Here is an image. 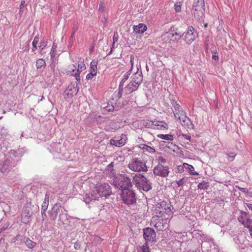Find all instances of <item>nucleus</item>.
Listing matches in <instances>:
<instances>
[{
  "mask_svg": "<svg viewBox=\"0 0 252 252\" xmlns=\"http://www.w3.org/2000/svg\"><path fill=\"white\" fill-rule=\"evenodd\" d=\"M38 42V38L35 36L32 42V52H34L35 50L37 49V44Z\"/></svg>",
  "mask_w": 252,
  "mask_h": 252,
  "instance_id": "obj_42",
  "label": "nucleus"
},
{
  "mask_svg": "<svg viewBox=\"0 0 252 252\" xmlns=\"http://www.w3.org/2000/svg\"><path fill=\"white\" fill-rule=\"evenodd\" d=\"M191 252H200V250L199 249H197L194 251H192Z\"/></svg>",
  "mask_w": 252,
  "mask_h": 252,
  "instance_id": "obj_63",
  "label": "nucleus"
},
{
  "mask_svg": "<svg viewBox=\"0 0 252 252\" xmlns=\"http://www.w3.org/2000/svg\"><path fill=\"white\" fill-rule=\"evenodd\" d=\"M80 73H79V72H77L76 71V72L74 73V74H73L75 79L76 80V81H77L78 83H80Z\"/></svg>",
  "mask_w": 252,
  "mask_h": 252,
  "instance_id": "obj_48",
  "label": "nucleus"
},
{
  "mask_svg": "<svg viewBox=\"0 0 252 252\" xmlns=\"http://www.w3.org/2000/svg\"><path fill=\"white\" fill-rule=\"evenodd\" d=\"M155 126L156 127V129L159 130L168 128L167 124L163 121H155Z\"/></svg>",
  "mask_w": 252,
  "mask_h": 252,
  "instance_id": "obj_21",
  "label": "nucleus"
},
{
  "mask_svg": "<svg viewBox=\"0 0 252 252\" xmlns=\"http://www.w3.org/2000/svg\"><path fill=\"white\" fill-rule=\"evenodd\" d=\"M25 243L26 244L27 246L30 249L33 248L36 245V243L35 242L32 241L28 238L26 239Z\"/></svg>",
  "mask_w": 252,
  "mask_h": 252,
  "instance_id": "obj_35",
  "label": "nucleus"
},
{
  "mask_svg": "<svg viewBox=\"0 0 252 252\" xmlns=\"http://www.w3.org/2000/svg\"><path fill=\"white\" fill-rule=\"evenodd\" d=\"M57 48V44L55 43H53L51 50L53 51H56V49Z\"/></svg>",
  "mask_w": 252,
  "mask_h": 252,
  "instance_id": "obj_52",
  "label": "nucleus"
},
{
  "mask_svg": "<svg viewBox=\"0 0 252 252\" xmlns=\"http://www.w3.org/2000/svg\"><path fill=\"white\" fill-rule=\"evenodd\" d=\"M183 33L181 32H166L162 36V39L167 42L168 40L169 42L171 43L176 42L183 36Z\"/></svg>",
  "mask_w": 252,
  "mask_h": 252,
  "instance_id": "obj_11",
  "label": "nucleus"
},
{
  "mask_svg": "<svg viewBox=\"0 0 252 252\" xmlns=\"http://www.w3.org/2000/svg\"><path fill=\"white\" fill-rule=\"evenodd\" d=\"M112 193L110 186L107 183H100L96 185L95 189L91 192L92 198L97 200L100 197H107Z\"/></svg>",
  "mask_w": 252,
  "mask_h": 252,
  "instance_id": "obj_4",
  "label": "nucleus"
},
{
  "mask_svg": "<svg viewBox=\"0 0 252 252\" xmlns=\"http://www.w3.org/2000/svg\"><path fill=\"white\" fill-rule=\"evenodd\" d=\"M79 63L78 64V68L76 71L77 72L81 73L86 68V65L84 63V59L82 58H79L78 61Z\"/></svg>",
  "mask_w": 252,
  "mask_h": 252,
  "instance_id": "obj_22",
  "label": "nucleus"
},
{
  "mask_svg": "<svg viewBox=\"0 0 252 252\" xmlns=\"http://www.w3.org/2000/svg\"><path fill=\"white\" fill-rule=\"evenodd\" d=\"M83 199L87 204L89 203L92 200H94V199L92 198L91 192L90 194H86L83 197ZM94 200H95L94 199Z\"/></svg>",
  "mask_w": 252,
  "mask_h": 252,
  "instance_id": "obj_39",
  "label": "nucleus"
},
{
  "mask_svg": "<svg viewBox=\"0 0 252 252\" xmlns=\"http://www.w3.org/2000/svg\"><path fill=\"white\" fill-rule=\"evenodd\" d=\"M158 137L161 139L168 141H172L173 136L172 134H159L157 135Z\"/></svg>",
  "mask_w": 252,
  "mask_h": 252,
  "instance_id": "obj_30",
  "label": "nucleus"
},
{
  "mask_svg": "<svg viewBox=\"0 0 252 252\" xmlns=\"http://www.w3.org/2000/svg\"><path fill=\"white\" fill-rule=\"evenodd\" d=\"M130 61H134V57L133 55H130Z\"/></svg>",
  "mask_w": 252,
  "mask_h": 252,
  "instance_id": "obj_61",
  "label": "nucleus"
},
{
  "mask_svg": "<svg viewBox=\"0 0 252 252\" xmlns=\"http://www.w3.org/2000/svg\"><path fill=\"white\" fill-rule=\"evenodd\" d=\"M156 233L154 229L151 228H146L143 230V236L146 241L145 244H148L149 242H152L156 238Z\"/></svg>",
  "mask_w": 252,
  "mask_h": 252,
  "instance_id": "obj_13",
  "label": "nucleus"
},
{
  "mask_svg": "<svg viewBox=\"0 0 252 252\" xmlns=\"http://www.w3.org/2000/svg\"><path fill=\"white\" fill-rule=\"evenodd\" d=\"M123 201L127 205H131L136 203L135 193L129 189H123L121 193Z\"/></svg>",
  "mask_w": 252,
  "mask_h": 252,
  "instance_id": "obj_9",
  "label": "nucleus"
},
{
  "mask_svg": "<svg viewBox=\"0 0 252 252\" xmlns=\"http://www.w3.org/2000/svg\"><path fill=\"white\" fill-rule=\"evenodd\" d=\"M8 130L6 128L4 127L0 128V138H5L8 135Z\"/></svg>",
  "mask_w": 252,
  "mask_h": 252,
  "instance_id": "obj_32",
  "label": "nucleus"
},
{
  "mask_svg": "<svg viewBox=\"0 0 252 252\" xmlns=\"http://www.w3.org/2000/svg\"><path fill=\"white\" fill-rule=\"evenodd\" d=\"M243 224L245 227L248 228L250 232L252 230V220L250 219H247L246 221H243Z\"/></svg>",
  "mask_w": 252,
  "mask_h": 252,
  "instance_id": "obj_34",
  "label": "nucleus"
},
{
  "mask_svg": "<svg viewBox=\"0 0 252 252\" xmlns=\"http://www.w3.org/2000/svg\"><path fill=\"white\" fill-rule=\"evenodd\" d=\"M61 210H62L61 206L59 204H55L50 213L51 219L55 220L58 214H60L62 213Z\"/></svg>",
  "mask_w": 252,
  "mask_h": 252,
  "instance_id": "obj_17",
  "label": "nucleus"
},
{
  "mask_svg": "<svg viewBox=\"0 0 252 252\" xmlns=\"http://www.w3.org/2000/svg\"><path fill=\"white\" fill-rule=\"evenodd\" d=\"M209 184L208 182L203 181L199 183L198 185V188L200 189H205L209 187Z\"/></svg>",
  "mask_w": 252,
  "mask_h": 252,
  "instance_id": "obj_38",
  "label": "nucleus"
},
{
  "mask_svg": "<svg viewBox=\"0 0 252 252\" xmlns=\"http://www.w3.org/2000/svg\"><path fill=\"white\" fill-rule=\"evenodd\" d=\"M156 161H157L158 164L160 165H163V164L166 162L165 158L161 156L158 157L156 159Z\"/></svg>",
  "mask_w": 252,
  "mask_h": 252,
  "instance_id": "obj_41",
  "label": "nucleus"
},
{
  "mask_svg": "<svg viewBox=\"0 0 252 252\" xmlns=\"http://www.w3.org/2000/svg\"><path fill=\"white\" fill-rule=\"evenodd\" d=\"M137 252H150L148 244H145L142 247H139L137 250Z\"/></svg>",
  "mask_w": 252,
  "mask_h": 252,
  "instance_id": "obj_40",
  "label": "nucleus"
},
{
  "mask_svg": "<svg viewBox=\"0 0 252 252\" xmlns=\"http://www.w3.org/2000/svg\"><path fill=\"white\" fill-rule=\"evenodd\" d=\"M136 67L137 69V71H136V72H138L139 71H140L142 74L140 64H137Z\"/></svg>",
  "mask_w": 252,
  "mask_h": 252,
  "instance_id": "obj_54",
  "label": "nucleus"
},
{
  "mask_svg": "<svg viewBox=\"0 0 252 252\" xmlns=\"http://www.w3.org/2000/svg\"><path fill=\"white\" fill-rule=\"evenodd\" d=\"M131 72L132 71L129 70L127 71L126 73L124 74L123 79L120 82L118 88V92L117 93V97L118 98H120L122 97L124 89V83L128 79L131 73Z\"/></svg>",
  "mask_w": 252,
  "mask_h": 252,
  "instance_id": "obj_14",
  "label": "nucleus"
},
{
  "mask_svg": "<svg viewBox=\"0 0 252 252\" xmlns=\"http://www.w3.org/2000/svg\"><path fill=\"white\" fill-rule=\"evenodd\" d=\"M41 214L43 219L47 217L46 211H43V210H41Z\"/></svg>",
  "mask_w": 252,
  "mask_h": 252,
  "instance_id": "obj_53",
  "label": "nucleus"
},
{
  "mask_svg": "<svg viewBox=\"0 0 252 252\" xmlns=\"http://www.w3.org/2000/svg\"><path fill=\"white\" fill-rule=\"evenodd\" d=\"M113 185L122 191L125 189H129L132 186L130 178L126 175H120L118 177L114 178Z\"/></svg>",
  "mask_w": 252,
  "mask_h": 252,
  "instance_id": "obj_6",
  "label": "nucleus"
},
{
  "mask_svg": "<svg viewBox=\"0 0 252 252\" xmlns=\"http://www.w3.org/2000/svg\"><path fill=\"white\" fill-rule=\"evenodd\" d=\"M169 172V167L167 165L158 164L153 169V173L155 176L162 178L167 177Z\"/></svg>",
  "mask_w": 252,
  "mask_h": 252,
  "instance_id": "obj_10",
  "label": "nucleus"
},
{
  "mask_svg": "<svg viewBox=\"0 0 252 252\" xmlns=\"http://www.w3.org/2000/svg\"><path fill=\"white\" fill-rule=\"evenodd\" d=\"M205 12L204 0H194L192 5V13L198 20L202 19Z\"/></svg>",
  "mask_w": 252,
  "mask_h": 252,
  "instance_id": "obj_7",
  "label": "nucleus"
},
{
  "mask_svg": "<svg viewBox=\"0 0 252 252\" xmlns=\"http://www.w3.org/2000/svg\"><path fill=\"white\" fill-rule=\"evenodd\" d=\"M97 60H93L90 63V71L97 74Z\"/></svg>",
  "mask_w": 252,
  "mask_h": 252,
  "instance_id": "obj_25",
  "label": "nucleus"
},
{
  "mask_svg": "<svg viewBox=\"0 0 252 252\" xmlns=\"http://www.w3.org/2000/svg\"><path fill=\"white\" fill-rule=\"evenodd\" d=\"M212 59L215 61L218 60L219 57L218 55H212Z\"/></svg>",
  "mask_w": 252,
  "mask_h": 252,
  "instance_id": "obj_57",
  "label": "nucleus"
},
{
  "mask_svg": "<svg viewBox=\"0 0 252 252\" xmlns=\"http://www.w3.org/2000/svg\"><path fill=\"white\" fill-rule=\"evenodd\" d=\"M72 67H70V69L72 70V71L74 73L76 72V71L77 70V69H76V66L74 64H72Z\"/></svg>",
  "mask_w": 252,
  "mask_h": 252,
  "instance_id": "obj_56",
  "label": "nucleus"
},
{
  "mask_svg": "<svg viewBox=\"0 0 252 252\" xmlns=\"http://www.w3.org/2000/svg\"><path fill=\"white\" fill-rule=\"evenodd\" d=\"M31 217L29 211L27 209H24L21 214V220L24 223H28L29 222V219Z\"/></svg>",
  "mask_w": 252,
  "mask_h": 252,
  "instance_id": "obj_20",
  "label": "nucleus"
},
{
  "mask_svg": "<svg viewBox=\"0 0 252 252\" xmlns=\"http://www.w3.org/2000/svg\"><path fill=\"white\" fill-rule=\"evenodd\" d=\"M46 65L45 61L43 59H39L36 62V66L37 69H40Z\"/></svg>",
  "mask_w": 252,
  "mask_h": 252,
  "instance_id": "obj_31",
  "label": "nucleus"
},
{
  "mask_svg": "<svg viewBox=\"0 0 252 252\" xmlns=\"http://www.w3.org/2000/svg\"><path fill=\"white\" fill-rule=\"evenodd\" d=\"M234 241L236 244L237 245V247L241 250H244L245 249L246 247V242H247L246 240V238L242 234H240L238 235L234 238Z\"/></svg>",
  "mask_w": 252,
  "mask_h": 252,
  "instance_id": "obj_16",
  "label": "nucleus"
},
{
  "mask_svg": "<svg viewBox=\"0 0 252 252\" xmlns=\"http://www.w3.org/2000/svg\"><path fill=\"white\" fill-rule=\"evenodd\" d=\"M106 172V174L109 175L111 177H114V178H116V175L113 168V164L112 163H111L107 166Z\"/></svg>",
  "mask_w": 252,
  "mask_h": 252,
  "instance_id": "obj_23",
  "label": "nucleus"
},
{
  "mask_svg": "<svg viewBox=\"0 0 252 252\" xmlns=\"http://www.w3.org/2000/svg\"><path fill=\"white\" fill-rule=\"evenodd\" d=\"M216 52H217V51H216V50H215L212 51V54H213V55H216Z\"/></svg>",
  "mask_w": 252,
  "mask_h": 252,
  "instance_id": "obj_64",
  "label": "nucleus"
},
{
  "mask_svg": "<svg viewBox=\"0 0 252 252\" xmlns=\"http://www.w3.org/2000/svg\"><path fill=\"white\" fill-rule=\"evenodd\" d=\"M130 64H131V68L129 69V70L132 71L133 68V65H134V61H130Z\"/></svg>",
  "mask_w": 252,
  "mask_h": 252,
  "instance_id": "obj_58",
  "label": "nucleus"
},
{
  "mask_svg": "<svg viewBox=\"0 0 252 252\" xmlns=\"http://www.w3.org/2000/svg\"><path fill=\"white\" fill-rule=\"evenodd\" d=\"M22 156L20 149L11 150L7 155H0V171L3 173H8L15 166Z\"/></svg>",
  "mask_w": 252,
  "mask_h": 252,
  "instance_id": "obj_2",
  "label": "nucleus"
},
{
  "mask_svg": "<svg viewBox=\"0 0 252 252\" xmlns=\"http://www.w3.org/2000/svg\"><path fill=\"white\" fill-rule=\"evenodd\" d=\"M96 74L94 73L93 72H91L90 71L89 73H88L86 75V79L87 80H90L92 79L94 76H96Z\"/></svg>",
  "mask_w": 252,
  "mask_h": 252,
  "instance_id": "obj_47",
  "label": "nucleus"
},
{
  "mask_svg": "<svg viewBox=\"0 0 252 252\" xmlns=\"http://www.w3.org/2000/svg\"><path fill=\"white\" fill-rule=\"evenodd\" d=\"M25 0H22L21 2V4L20 5V11H19V14L20 15V16H21L23 11H24V8L25 7Z\"/></svg>",
  "mask_w": 252,
  "mask_h": 252,
  "instance_id": "obj_44",
  "label": "nucleus"
},
{
  "mask_svg": "<svg viewBox=\"0 0 252 252\" xmlns=\"http://www.w3.org/2000/svg\"><path fill=\"white\" fill-rule=\"evenodd\" d=\"M181 115L179 117H178L177 119H178L181 125L184 127L189 128L192 127V123L191 122L189 119L187 117L184 113H182V112Z\"/></svg>",
  "mask_w": 252,
  "mask_h": 252,
  "instance_id": "obj_15",
  "label": "nucleus"
},
{
  "mask_svg": "<svg viewBox=\"0 0 252 252\" xmlns=\"http://www.w3.org/2000/svg\"><path fill=\"white\" fill-rule=\"evenodd\" d=\"M155 122V121H146L143 122V125L148 128L156 129Z\"/></svg>",
  "mask_w": 252,
  "mask_h": 252,
  "instance_id": "obj_29",
  "label": "nucleus"
},
{
  "mask_svg": "<svg viewBox=\"0 0 252 252\" xmlns=\"http://www.w3.org/2000/svg\"><path fill=\"white\" fill-rule=\"evenodd\" d=\"M239 189L240 190H241L242 192H244V193H246L247 192V189H246V188H239Z\"/></svg>",
  "mask_w": 252,
  "mask_h": 252,
  "instance_id": "obj_59",
  "label": "nucleus"
},
{
  "mask_svg": "<svg viewBox=\"0 0 252 252\" xmlns=\"http://www.w3.org/2000/svg\"><path fill=\"white\" fill-rule=\"evenodd\" d=\"M128 168L135 172H146L147 167L145 162L141 158L132 159L128 165Z\"/></svg>",
  "mask_w": 252,
  "mask_h": 252,
  "instance_id": "obj_8",
  "label": "nucleus"
},
{
  "mask_svg": "<svg viewBox=\"0 0 252 252\" xmlns=\"http://www.w3.org/2000/svg\"><path fill=\"white\" fill-rule=\"evenodd\" d=\"M184 166L185 169H187L189 172L190 175H198V173L194 171V167L190 164L185 163H184Z\"/></svg>",
  "mask_w": 252,
  "mask_h": 252,
  "instance_id": "obj_24",
  "label": "nucleus"
},
{
  "mask_svg": "<svg viewBox=\"0 0 252 252\" xmlns=\"http://www.w3.org/2000/svg\"><path fill=\"white\" fill-rule=\"evenodd\" d=\"M185 33L184 39L188 44H191L197 37L198 34L196 30L192 26L189 27Z\"/></svg>",
  "mask_w": 252,
  "mask_h": 252,
  "instance_id": "obj_12",
  "label": "nucleus"
},
{
  "mask_svg": "<svg viewBox=\"0 0 252 252\" xmlns=\"http://www.w3.org/2000/svg\"><path fill=\"white\" fill-rule=\"evenodd\" d=\"M127 140L126 136L125 134H122L121 135V139L117 140L114 139H111L110 143L115 146L120 147L124 145L126 143Z\"/></svg>",
  "mask_w": 252,
  "mask_h": 252,
  "instance_id": "obj_18",
  "label": "nucleus"
},
{
  "mask_svg": "<svg viewBox=\"0 0 252 252\" xmlns=\"http://www.w3.org/2000/svg\"><path fill=\"white\" fill-rule=\"evenodd\" d=\"M182 136L183 137L187 139V140H189L190 141V140H191V136L190 135H187V134H182Z\"/></svg>",
  "mask_w": 252,
  "mask_h": 252,
  "instance_id": "obj_51",
  "label": "nucleus"
},
{
  "mask_svg": "<svg viewBox=\"0 0 252 252\" xmlns=\"http://www.w3.org/2000/svg\"><path fill=\"white\" fill-rule=\"evenodd\" d=\"M99 11L101 12H104L105 11V7L103 5L102 3H100L99 6Z\"/></svg>",
  "mask_w": 252,
  "mask_h": 252,
  "instance_id": "obj_49",
  "label": "nucleus"
},
{
  "mask_svg": "<svg viewBox=\"0 0 252 252\" xmlns=\"http://www.w3.org/2000/svg\"><path fill=\"white\" fill-rule=\"evenodd\" d=\"M133 182L140 190L148 191L152 189L151 182L141 174H135L133 177Z\"/></svg>",
  "mask_w": 252,
  "mask_h": 252,
  "instance_id": "obj_5",
  "label": "nucleus"
},
{
  "mask_svg": "<svg viewBox=\"0 0 252 252\" xmlns=\"http://www.w3.org/2000/svg\"><path fill=\"white\" fill-rule=\"evenodd\" d=\"M247 206L249 208L250 210H252V204L250 203H246Z\"/></svg>",
  "mask_w": 252,
  "mask_h": 252,
  "instance_id": "obj_60",
  "label": "nucleus"
},
{
  "mask_svg": "<svg viewBox=\"0 0 252 252\" xmlns=\"http://www.w3.org/2000/svg\"><path fill=\"white\" fill-rule=\"evenodd\" d=\"M175 111H174V115L175 118H177L181 115V112L184 113L181 107L178 104L174 106Z\"/></svg>",
  "mask_w": 252,
  "mask_h": 252,
  "instance_id": "obj_27",
  "label": "nucleus"
},
{
  "mask_svg": "<svg viewBox=\"0 0 252 252\" xmlns=\"http://www.w3.org/2000/svg\"><path fill=\"white\" fill-rule=\"evenodd\" d=\"M175 11L177 12H179L181 10V7L180 5H178L177 4H175Z\"/></svg>",
  "mask_w": 252,
  "mask_h": 252,
  "instance_id": "obj_50",
  "label": "nucleus"
},
{
  "mask_svg": "<svg viewBox=\"0 0 252 252\" xmlns=\"http://www.w3.org/2000/svg\"><path fill=\"white\" fill-rule=\"evenodd\" d=\"M8 226V224H6L5 226H3V227L1 228L2 230H5L6 228H7Z\"/></svg>",
  "mask_w": 252,
  "mask_h": 252,
  "instance_id": "obj_62",
  "label": "nucleus"
},
{
  "mask_svg": "<svg viewBox=\"0 0 252 252\" xmlns=\"http://www.w3.org/2000/svg\"><path fill=\"white\" fill-rule=\"evenodd\" d=\"M143 80V75L139 71L134 73L130 78L129 83L125 87L124 93L129 94L137 90Z\"/></svg>",
  "mask_w": 252,
  "mask_h": 252,
  "instance_id": "obj_3",
  "label": "nucleus"
},
{
  "mask_svg": "<svg viewBox=\"0 0 252 252\" xmlns=\"http://www.w3.org/2000/svg\"><path fill=\"white\" fill-rule=\"evenodd\" d=\"M61 213L59 216V223H65L67 222V214L66 213H63V210H61Z\"/></svg>",
  "mask_w": 252,
  "mask_h": 252,
  "instance_id": "obj_28",
  "label": "nucleus"
},
{
  "mask_svg": "<svg viewBox=\"0 0 252 252\" xmlns=\"http://www.w3.org/2000/svg\"><path fill=\"white\" fill-rule=\"evenodd\" d=\"M176 183L178 187H180V186H182L185 183V178H183L181 180L176 181Z\"/></svg>",
  "mask_w": 252,
  "mask_h": 252,
  "instance_id": "obj_46",
  "label": "nucleus"
},
{
  "mask_svg": "<svg viewBox=\"0 0 252 252\" xmlns=\"http://www.w3.org/2000/svg\"><path fill=\"white\" fill-rule=\"evenodd\" d=\"M174 237L176 241L178 242H182L184 241V237H185L184 233H176Z\"/></svg>",
  "mask_w": 252,
  "mask_h": 252,
  "instance_id": "obj_33",
  "label": "nucleus"
},
{
  "mask_svg": "<svg viewBox=\"0 0 252 252\" xmlns=\"http://www.w3.org/2000/svg\"><path fill=\"white\" fill-rule=\"evenodd\" d=\"M147 29V26L144 24H139L137 26H134L133 31L136 33H143Z\"/></svg>",
  "mask_w": 252,
  "mask_h": 252,
  "instance_id": "obj_19",
  "label": "nucleus"
},
{
  "mask_svg": "<svg viewBox=\"0 0 252 252\" xmlns=\"http://www.w3.org/2000/svg\"><path fill=\"white\" fill-rule=\"evenodd\" d=\"M55 52H56V51H52V50H51V51H50V56H51V57L52 58H54L55 55Z\"/></svg>",
  "mask_w": 252,
  "mask_h": 252,
  "instance_id": "obj_55",
  "label": "nucleus"
},
{
  "mask_svg": "<svg viewBox=\"0 0 252 252\" xmlns=\"http://www.w3.org/2000/svg\"><path fill=\"white\" fill-rule=\"evenodd\" d=\"M1 206L2 207L3 211L5 213V214L10 212L11 206L8 204L3 203L1 204Z\"/></svg>",
  "mask_w": 252,
  "mask_h": 252,
  "instance_id": "obj_37",
  "label": "nucleus"
},
{
  "mask_svg": "<svg viewBox=\"0 0 252 252\" xmlns=\"http://www.w3.org/2000/svg\"><path fill=\"white\" fill-rule=\"evenodd\" d=\"M226 154L228 156V158H231L229 159L230 161L233 160L236 156V154L233 152H228L226 153Z\"/></svg>",
  "mask_w": 252,
  "mask_h": 252,
  "instance_id": "obj_43",
  "label": "nucleus"
},
{
  "mask_svg": "<svg viewBox=\"0 0 252 252\" xmlns=\"http://www.w3.org/2000/svg\"><path fill=\"white\" fill-rule=\"evenodd\" d=\"M173 207L164 201L157 205V214L153 217L151 222L158 230L161 231L168 227V223L172 216Z\"/></svg>",
  "mask_w": 252,
  "mask_h": 252,
  "instance_id": "obj_1",
  "label": "nucleus"
},
{
  "mask_svg": "<svg viewBox=\"0 0 252 252\" xmlns=\"http://www.w3.org/2000/svg\"><path fill=\"white\" fill-rule=\"evenodd\" d=\"M47 45V41L46 39H43L42 40H41V41L40 42V44L38 46V49L40 53L41 52L42 50L46 47Z\"/></svg>",
  "mask_w": 252,
  "mask_h": 252,
  "instance_id": "obj_36",
  "label": "nucleus"
},
{
  "mask_svg": "<svg viewBox=\"0 0 252 252\" xmlns=\"http://www.w3.org/2000/svg\"><path fill=\"white\" fill-rule=\"evenodd\" d=\"M143 148L145 150L150 153H154L155 152V150L153 148L147 145H145Z\"/></svg>",
  "mask_w": 252,
  "mask_h": 252,
  "instance_id": "obj_45",
  "label": "nucleus"
},
{
  "mask_svg": "<svg viewBox=\"0 0 252 252\" xmlns=\"http://www.w3.org/2000/svg\"><path fill=\"white\" fill-rule=\"evenodd\" d=\"M49 195L47 194H45L44 200L43 202L41 205V210H43V211H46L49 205Z\"/></svg>",
  "mask_w": 252,
  "mask_h": 252,
  "instance_id": "obj_26",
  "label": "nucleus"
}]
</instances>
